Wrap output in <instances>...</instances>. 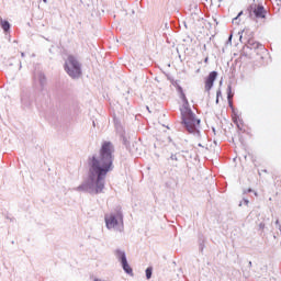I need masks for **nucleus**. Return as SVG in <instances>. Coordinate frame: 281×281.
<instances>
[{
	"instance_id": "f257e3e1",
	"label": "nucleus",
	"mask_w": 281,
	"mask_h": 281,
	"mask_svg": "<svg viewBox=\"0 0 281 281\" xmlns=\"http://www.w3.org/2000/svg\"><path fill=\"white\" fill-rule=\"evenodd\" d=\"M115 146L111 140H104L99 149V155L88 158V179L74 190L76 192H88V194H102L106 186V176L113 172L115 166Z\"/></svg>"
},
{
	"instance_id": "f03ea898",
	"label": "nucleus",
	"mask_w": 281,
	"mask_h": 281,
	"mask_svg": "<svg viewBox=\"0 0 281 281\" xmlns=\"http://www.w3.org/2000/svg\"><path fill=\"white\" fill-rule=\"evenodd\" d=\"M179 97L182 101V108H180L182 128H184L186 133L189 135L201 139V119L196 117V114L192 111V108H190V101H188L186 92H181Z\"/></svg>"
},
{
	"instance_id": "7ed1b4c3",
	"label": "nucleus",
	"mask_w": 281,
	"mask_h": 281,
	"mask_svg": "<svg viewBox=\"0 0 281 281\" xmlns=\"http://www.w3.org/2000/svg\"><path fill=\"white\" fill-rule=\"evenodd\" d=\"M64 71H66L72 80H80V78H82V64H80L76 56L68 55L64 64Z\"/></svg>"
},
{
	"instance_id": "20e7f679",
	"label": "nucleus",
	"mask_w": 281,
	"mask_h": 281,
	"mask_svg": "<svg viewBox=\"0 0 281 281\" xmlns=\"http://www.w3.org/2000/svg\"><path fill=\"white\" fill-rule=\"evenodd\" d=\"M106 229H115L117 225L124 227V213L122 212V206H115L114 212L104 215Z\"/></svg>"
},
{
	"instance_id": "39448f33",
	"label": "nucleus",
	"mask_w": 281,
	"mask_h": 281,
	"mask_svg": "<svg viewBox=\"0 0 281 281\" xmlns=\"http://www.w3.org/2000/svg\"><path fill=\"white\" fill-rule=\"evenodd\" d=\"M114 256L116 257V259L119 260V262L121 263V267L124 271V273H126L127 276L133 277V268L131 267V265H128V259L126 258V251L117 248L114 251Z\"/></svg>"
},
{
	"instance_id": "423d86ee",
	"label": "nucleus",
	"mask_w": 281,
	"mask_h": 281,
	"mask_svg": "<svg viewBox=\"0 0 281 281\" xmlns=\"http://www.w3.org/2000/svg\"><path fill=\"white\" fill-rule=\"evenodd\" d=\"M243 36L246 40V49H250L256 52L257 49H265V46L260 44L259 42L254 40V33L251 32L249 35H247V31L243 30L241 35L239 36V41H243Z\"/></svg>"
},
{
	"instance_id": "0eeeda50",
	"label": "nucleus",
	"mask_w": 281,
	"mask_h": 281,
	"mask_svg": "<svg viewBox=\"0 0 281 281\" xmlns=\"http://www.w3.org/2000/svg\"><path fill=\"white\" fill-rule=\"evenodd\" d=\"M249 16L254 14L255 19H267V9L262 3H252L248 8Z\"/></svg>"
},
{
	"instance_id": "6e6552de",
	"label": "nucleus",
	"mask_w": 281,
	"mask_h": 281,
	"mask_svg": "<svg viewBox=\"0 0 281 281\" xmlns=\"http://www.w3.org/2000/svg\"><path fill=\"white\" fill-rule=\"evenodd\" d=\"M218 78V71L213 70L211 71L207 77L205 78V91L210 92L212 91V88L214 87V82H216V79Z\"/></svg>"
},
{
	"instance_id": "1a4fd4ad",
	"label": "nucleus",
	"mask_w": 281,
	"mask_h": 281,
	"mask_svg": "<svg viewBox=\"0 0 281 281\" xmlns=\"http://www.w3.org/2000/svg\"><path fill=\"white\" fill-rule=\"evenodd\" d=\"M21 102H22V106H24V109H30L32 106V104H34V98H32L27 93H23L21 97Z\"/></svg>"
},
{
	"instance_id": "9d476101",
	"label": "nucleus",
	"mask_w": 281,
	"mask_h": 281,
	"mask_svg": "<svg viewBox=\"0 0 281 281\" xmlns=\"http://www.w3.org/2000/svg\"><path fill=\"white\" fill-rule=\"evenodd\" d=\"M232 120L236 125V127L238 128V131H243V127L240 126V124H243V119H240V114H238V110L235 112H232Z\"/></svg>"
},
{
	"instance_id": "9b49d317",
	"label": "nucleus",
	"mask_w": 281,
	"mask_h": 281,
	"mask_svg": "<svg viewBox=\"0 0 281 281\" xmlns=\"http://www.w3.org/2000/svg\"><path fill=\"white\" fill-rule=\"evenodd\" d=\"M120 139L123 144V146H125L126 150H130L131 149V140H130V137L126 135V132H121L120 133Z\"/></svg>"
},
{
	"instance_id": "f8f14e48",
	"label": "nucleus",
	"mask_w": 281,
	"mask_h": 281,
	"mask_svg": "<svg viewBox=\"0 0 281 281\" xmlns=\"http://www.w3.org/2000/svg\"><path fill=\"white\" fill-rule=\"evenodd\" d=\"M0 26L3 30V32H10V29L12 27V25L10 24V22L8 20H3L0 19Z\"/></svg>"
},
{
	"instance_id": "ddd939ff",
	"label": "nucleus",
	"mask_w": 281,
	"mask_h": 281,
	"mask_svg": "<svg viewBox=\"0 0 281 281\" xmlns=\"http://www.w3.org/2000/svg\"><path fill=\"white\" fill-rule=\"evenodd\" d=\"M38 82L43 89V87H45V82H47V77H45V74L43 72L38 74Z\"/></svg>"
},
{
	"instance_id": "4468645a",
	"label": "nucleus",
	"mask_w": 281,
	"mask_h": 281,
	"mask_svg": "<svg viewBox=\"0 0 281 281\" xmlns=\"http://www.w3.org/2000/svg\"><path fill=\"white\" fill-rule=\"evenodd\" d=\"M145 276L147 280H150V278H153V267L146 268Z\"/></svg>"
},
{
	"instance_id": "2eb2a0df",
	"label": "nucleus",
	"mask_w": 281,
	"mask_h": 281,
	"mask_svg": "<svg viewBox=\"0 0 281 281\" xmlns=\"http://www.w3.org/2000/svg\"><path fill=\"white\" fill-rule=\"evenodd\" d=\"M226 93H227V100H232V98H234V93L232 92V85L227 86Z\"/></svg>"
},
{
	"instance_id": "dca6fc26",
	"label": "nucleus",
	"mask_w": 281,
	"mask_h": 281,
	"mask_svg": "<svg viewBox=\"0 0 281 281\" xmlns=\"http://www.w3.org/2000/svg\"><path fill=\"white\" fill-rule=\"evenodd\" d=\"M228 106L232 110V113H235L236 111H238L235 106L234 103L232 102V99L228 100Z\"/></svg>"
},
{
	"instance_id": "f3484780",
	"label": "nucleus",
	"mask_w": 281,
	"mask_h": 281,
	"mask_svg": "<svg viewBox=\"0 0 281 281\" xmlns=\"http://www.w3.org/2000/svg\"><path fill=\"white\" fill-rule=\"evenodd\" d=\"M176 89H177V92L179 93V95H180V93H183V87H181L180 85H176Z\"/></svg>"
},
{
	"instance_id": "a211bd4d",
	"label": "nucleus",
	"mask_w": 281,
	"mask_h": 281,
	"mask_svg": "<svg viewBox=\"0 0 281 281\" xmlns=\"http://www.w3.org/2000/svg\"><path fill=\"white\" fill-rule=\"evenodd\" d=\"M169 159H171V161H179V157H177V154H171Z\"/></svg>"
},
{
	"instance_id": "6ab92c4d",
	"label": "nucleus",
	"mask_w": 281,
	"mask_h": 281,
	"mask_svg": "<svg viewBox=\"0 0 281 281\" xmlns=\"http://www.w3.org/2000/svg\"><path fill=\"white\" fill-rule=\"evenodd\" d=\"M233 23L235 25H238L240 23V18H238L237 15L233 19Z\"/></svg>"
},
{
	"instance_id": "aec40b11",
	"label": "nucleus",
	"mask_w": 281,
	"mask_h": 281,
	"mask_svg": "<svg viewBox=\"0 0 281 281\" xmlns=\"http://www.w3.org/2000/svg\"><path fill=\"white\" fill-rule=\"evenodd\" d=\"M232 38H234L233 34H229L227 41H226V45H232Z\"/></svg>"
},
{
	"instance_id": "412c9836",
	"label": "nucleus",
	"mask_w": 281,
	"mask_h": 281,
	"mask_svg": "<svg viewBox=\"0 0 281 281\" xmlns=\"http://www.w3.org/2000/svg\"><path fill=\"white\" fill-rule=\"evenodd\" d=\"M274 225H277V229H278L279 232H281L280 220H277V221L274 222Z\"/></svg>"
},
{
	"instance_id": "4be33fe9",
	"label": "nucleus",
	"mask_w": 281,
	"mask_h": 281,
	"mask_svg": "<svg viewBox=\"0 0 281 281\" xmlns=\"http://www.w3.org/2000/svg\"><path fill=\"white\" fill-rule=\"evenodd\" d=\"M216 98L220 99V98H223V92L221 91V89H218L216 91Z\"/></svg>"
},
{
	"instance_id": "5701e85b",
	"label": "nucleus",
	"mask_w": 281,
	"mask_h": 281,
	"mask_svg": "<svg viewBox=\"0 0 281 281\" xmlns=\"http://www.w3.org/2000/svg\"><path fill=\"white\" fill-rule=\"evenodd\" d=\"M199 249H200L201 254H203V249H205V244L200 243Z\"/></svg>"
},
{
	"instance_id": "b1692460",
	"label": "nucleus",
	"mask_w": 281,
	"mask_h": 281,
	"mask_svg": "<svg viewBox=\"0 0 281 281\" xmlns=\"http://www.w3.org/2000/svg\"><path fill=\"white\" fill-rule=\"evenodd\" d=\"M250 192H254V189L248 188L246 191H244V194H250Z\"/></svg>"
},
{
	"instance_id": "393cba45",
	"label": "nucleus",
	"mask_w": 281,
	"mask_h": 281,
	"mask_svg": "<svg viewBox=\"0 0 281 281\" xmlns=\"http://www.w3.org/2000/svg\"><path fill=\"white\" fill-rule=\"evenodd\" d=\"M243 203H244V205H249V199L244 198Z\"/></svg>"
},
{
	"instance_id": "a878e982",
	"label": "nucleus",
	"mask_w": 281,
	"mask_h": 281,
	"mask_svg": "<svg viewBox=\"0 0 281 281\" xmlns=\"http://www.w3.org/2000/svg\"><path fill=\"white\" fill-rule=\"evenodd\" d=\"M259 229H260L261 232H262V229H265V223L261 222V223L259 224Z\"/></svg>"
},
{
	"instance_id": "bb28decb",
	"label": "nucleus",
	"mask_w": 281,
	"mask_h": 281,
	"mask_svg": "<svg viewBox=\"0 0 281 281\" xmlns=\"http://www.w3.org/2000/svg\"><path fill=\"white\" fill-rule=\"evenodd\" d=\"M169 142L172 144V146H177L175 142H172V138L169 137Z\"/></svg>"
},
{
	"instance_id": "cd10ccee",
	"label": "nucleus",
	"mask_w": 281,
	"mask_h": 281,
	"mask_svg": "<svg viewBox=\"0 0 281 281\" xmlns=\"http://www.w3.org/2000/svg\"><path fill=\"white\" fill-rule=\"evenodd\" d=\"M238 19H240V16H243V11H240L238 14H237Z\"/></svg>"
},
{
	"instance_id": "c85d7f7f",
	"label": "nucleus",
	"mask_w": 281,
	"mask_h": 281,
	"mask_svg": "<svg viewBox=\"0 0 281 281\" xmlns=\"http://www.w3.org/2000/svg\"><path fill=\"white\" fill-rule=\"evenodd\" d=\"M21 57H22V58H25V53H21Z\"/></svg>"
},
{
	"instance_id": "c756f323",
	"label": "nucleus",
	"mask_w": 281,
	"mask_h": 281,
	"mask_svg": "<svg viewBox=\"0 0 281 281\" xmlns=\"http://www.w3.org/2000/svg\"><path fill=\"white\" fill-rule=\"evenodd\" d=\"M248 267L251 268L252 267V263L251 261L248 262Z\"/></svg>"
},
{
	"instance_id": "7c9ffc66",
	"label": "nucleus",
	"mask_w": 281,
	"mask_h": 281,
	"mask_svg": "<svg viewBox=\"0 0 281 281\" xmlns=\"http://www.w3.org/2000/svg\"><path fill=\"white\" fill-rule=\"evenodd\" d=\"M218 100H220L218 98L215 99V104H218Z\"/></svg>"
},
{
	"instance_id": "2f4dec72",
	"label": "nucleus",
	"mask_w": 281,
	"mask_h": 281,
	"mask_svg": "<svg viewBox=\"0 0 281 281\" xmlns=\"http://www.w3.org/2000/svg\"><path fill=\"white\" fill-rule=\"evenodd\" d=\"M212 131H213V133H216V128L213 127Z\"/></svg>"
},
{
	"instance_id": "473e14b6",
	"label": "nucleus",
	"mask_w": 281,
	"mask_h": 281,
	"mask_svg": "<svg viewBox=\"0 0 281 281\" xmlns=\"http://www.w3.org/2000/svg\"><path fill=\"white\" fill-rule=\"evenodd\" d=\"M261 172H268L267 169H262Z\"/></svg>"
},
{
	"instance_id": "72a5a7b5",
	"label": "nucleus",
	"mask_w": 281,
	"mask_h": 281,
	"mask_svg": "<svg viewBox=\"0 0 281 281\" xmlns=\"http://www.w3.org/2000/svg\"><path fill=\"white\" fill-rule=\"evenodd\" d=\"M207 60H209V58L206 57V58L204 59V63H207Z\"/></svg>"
},
{
	"instance_id": "f704fd0d",
	"label": "nucleus",
	"mask_w": 281,
	"mask_h": 281,
	"mask_svg": "<svg viewBox=\"0 0 281 281\" xmlns=\"http://www.w3.org/2000/svg\"><path fill=\"white\" fill-rule=\"evenodd\" d=\"M243 206V202H239V207H241Z\"/></svg>"
},
{
	"instance_id": "c9c22d12",
	"label": "nucleus",
	"mask_w": 281,
	"mask_h": 281,
	"mask_svg": "<svg viewBox=\"0 0 281 281\" xmlns=\"http://www.w3.org/2000/svg\"><path fill=\"white\" fill-rule=\"evenodd\" d=\"M43 3H47V0H43Z\"/></svg>"
},
{
	"instance_id": "e433bc0d",
	"label": "nucleus",
	"mask_w": 281,
	"mask_h": 281,
	"mask_svg": "<svg viewBox=\"0 0 281 281\" xmlns=\"http://www.w3.org/2000/svg\"><path fill=\"white\" fill-rule=\"evenodd\" d=\"M223 0H218V2L221 3Z\"/></svg>"
},
{
	"instance_id": "4c0bfd02",
	"label": "nucleus",
	"mask_w": 281,
	"mask_h": 281,
	"mask_svg": "<svg viewBox=\"0 0 281 281\" xmlns=\"http://www.w3.org/2000/svg\"><path fill=\"white\" fill-rule=\"evenodd\" d=\"M45 41H49V38H45Z\"/></svg>"
},
{
	"instance_id": "58836bf2",
	"label": "nucleus",
	"mask_w": 281,
	"mask_h": 281,
	"mask_svg": "<svg viewBox=\"0 0 281 281\" xmlns=\"http://www.w3.org/2000/svg\"><path fill=\"white\" fill-rule=\"evenodd\" d=\"M258 173H259V176L261 175V172H260V171H258Z\"/></svg>"
},
{
	"instance_id": "ea45409f",
	"label": "nucleus",
	"mask_w": 281,
	"mask_h": 281,
	"mask_svg": "<svg viewBox=\"0 0 281 281\" xmlns=\"http://www.w3.org/2000/svg\"><path fill=\"white\" fill-rule=\"evenodd\" d=\"M199 146L201 147V146H203V145L199 144Z\"/></svg>"
}]
</instances>
